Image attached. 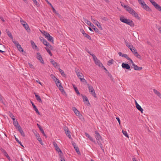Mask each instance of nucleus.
<instances>
[{"instance_id": "17", "label": "nucleus", "mask_w": 161, "mask_h": 161, "mask_svg": "<svg viewBox=\"0 0 161 161\" xmlns=\"http://www.w3.org/2000/svg\"><path fill=\"white\" fill-rule=\"evenodd\" d=\"M53 48V47L52 46V47H48L47 46V47L45 48V49H46V50H47V52L51 56H52V53L51 52L50 50V49H52Z\"/></svg>"}, {"instance_id": "64", "label": "nucleus", "mask_w": 161, "mask_h": 161, "mask_svg": "<svg viewBox=\"0 0 161 161\" xmlns=\"http://www.w3.org/2000/svg\"><path fill=\"white\" fill-rule=\"evenodd\" d=\"M28 64H29V66L31 68H32V69H34V66H33V65L31 64H30V63H29Z\"/></svg>"}, {"instance_id": "22", "label": "nucleus", "mask_w": 161, "mask_h": 161, "mask_svg": "<svg viewBox=\"0 0 161 161\" xmlns=\"http://www.w3.org/2000/svg\"><path fill=\"white\" fill-rule=\"evenodd\" d=\"M95 63L99 67H103V66L102 63L98 59L95 62Z\"/></svg>"}, {"instance_id": "35", "label": "nucleus", "mask_w": 161, "mask_h": 161, "mask_svg": "<svg viewBox=\"0 0 161 161\" xmlns=\"http://www.w3.org/2000/svg\"><path fill=\"white\" fill-rule=\"evenodd\" d=\"M17 48L18 49V50L20 52H23L24 51V50L23 49L22 47H21L20 45H18V46H17Z\"/></svg>"}, {"instance_id": "57", "label": "nucleus", "mask_w": 161, "mask_h": 161, "mask_svg": "<svg viewBox=\"0 0 161 161\" xmlns=\"http://www.w3.org/2000/svg\"><path fill=\"white\" fill-rule=\"evenodd\" d=\"M92 56L93 57V59L94 62H95L96 60H98L97 58L96 57V56L94 54H92Z\"/></svg>"}, {"instance_id": "38", "label": "nucleus", "mask_w": 161, "mask_h": 161, "mask_svg": "<svg viewBox=\"0 0 161 161\" xmlns=\"http://www.w3.org/2000/svg\"><path fill=\"white\" fill-rule=\"evenodd\" d=\"M106 73L108 75V76L110 78V79L112 80H113V78L112 75L108 71H107V72H106Z\"/></svg>"}, {"instance_id": "14", "label": "nucleus", "mask_w": 161, "mask_h": 161, "mask_svg": "<svg viewBox=\"0 0 161 161\" xmlns=\"http://www.w3.org/2000/svg\"><path fill=\"white\" fill-rule=\"evenodd\" d=\"M118 54L119 56H121L122 57H124L127 59L129 58V57L128 56V55L126 54L123 53L121 52H119Z\"/></svg>"}, {"instance_id": "41", "label": "nucleus", "mask_w": 161, "mask_h": 161, "mask_svg": "<svg viewBox=\"0 0 161 161\" xmlns=\"http://www.w3.org/2000/svg\"><path fill=\"white\" fill-rule=\"evenodd\" d=\"M59 70L60 72L61 73V75L62 76H65V75L64 73L63 70H62L60 68L59 69Z\"/></svg>"}, {"instance_id": "23", "label": "nucleus", "mask_w": 161, "mask_h": 161, "mask_svg": "<svg viewBox=\"0 0 161 161\" xmlns=\"http://www.w3.org/2000/svg\"><path fill=\"white\" fill-rule=\"evenodd\" d=\"M153 91L154 93L161 98V94L158 91L155 89H154Z\"/></svg>"}, {"instance_id": "15", "label": "nucleus", "mask_w": 161, "mask_h": 161, "mask_svg": "<svg viewBox=\"0 0 161 161\" xmlns=\"http://www.w3.org/2000/svg\"><path fill=\"white\" fill-rule=\"evenodd\" d=\"M31 103H32V106L34 109V110H35V111L36 112L37 114H38L40 115V113L38 111V110L37 109V108H36V106L34 105V104L32 102H31Z\"/></svg>"}, {"instance_id": "1", "label": "nucleus", "mask_w": 161, "mask_h": 161, "mask_svg": "<svg viewBox=\"0 0 161 161\" xmlns=\"http://www.w3.org/2000/svg\"><path fill=\"white\" fill-rule=\"evenodd\" d=\"M95 137L96 139L97 142L98 144L99 145L103 151L104 152V150L103 148V141L102 138L101 136L97 131H95Z\"/></svg>"}, {"instance_id": "7", "label": "nucleus", "mask_w": 161, "mask_h": 161, "mask_svg": "<svg viewBox=\"0 0 161 161\" xmlns=\"http://www.w3.org/2000/svg\"><path fill=\"white\" fill-rule=\"evenodd\" d=\"M53 145L55 147L56 150L58 152H60L61 153H62V152L61 150L58 147L57 143L56 142H53Z\"/></svg>"}, {"instance_id": "19", "label": "nucleus", "mask_w": 161, "mask_h": 161, "mask_svg": "<svg viewBox=\"0 0 161 161\" xmlns=\"http://www.w3.org/2000/svg\"><path fill=\"white\" fill-rule=\"evenodd\" d=\"M23 25L28 32H29L30 31V29L28 25L27 24V23H26L25 25Z\"/></svg>"}, {"instance_id": "49", "label": "nucleus", "mask_w": 161, "mask_h": 161, "mask_svg": "<svg viewBox=\"0 0 161 161\" xmlns=\"http://www.w3.org/2000/svg\"><path fill=\"white\" fill-rule=\"evenodd\" d=\"M75 149L78 154H80V153L79 150V148L78 147H75Z\"/></svg>"}, {"instance_id": "2", "label": "nucleus", "mask_w": 161, "mask_h": 161, "mask_svg": "<svg viewBox=\"0 0 161 161\" xmlns=\"http://www.w3.org/2000/svg\"><path fill=\"white\" fill-rule=\"evenodd\" d=\"M119 20L122 22L126 23L131 27H133L135 25L134 22L132 20L125 19L123 16H121L120 17Z\"/></svg>"}, {"instance_id": "63", "label": "nucleus", "mask_w": 161, "mask_h": 161, "mask_svg": "<svg viewBox=\"0 0 161 161\" xmlns=\"http://www.w3.org/2000/svg\"><path fill=\"white\" fill-rule=\"evenodd\" d=\"M3 153L6 157H8V158H9V157L6 151H3Z\"/></svg>"}, {"instance_id": "40", "label": "nucleus", "mask_w": 161, "mask_h": 161, "mask_svg": "<svg viewBox=\"0 0 161 161\" xmlns=\"http://www.w3.org/2000/svg\"><path fill=\"white\" fill-rule=\"evenodd\" d=\"M50 76L55 81V82H56L57 80H58V79L53 74L51 75Z\"/></svg>"}, {"instance_id": "27", "label": "nucleus", "mask_w": 161, "mask_h": 161, "mask_svg": "<svg viewBox=\"0 0 161 161\" xmlns=\"http://www.w3.org/2000/svg\"><path fill=\"white\" fill-rule=\"evenodd\" d=\"M35 96L36 97V99L40 103H42V101L41 99V97L40 96L37 95L36 93H35Z\"/></svg>"}, {"instance_id": "42", "label": "nucleus", "mask_w": 161, "mask_h": 161, "mask_svg": "<svg viewBox=\"0 0 161 161\" xmlns=\"http://www.w3.org/2000/svg\"><path fill=\"white\" fill-rule=\"evenodd\" d=\"M67 136L69 138L71 139V136L70 134V131H67V132H65Z\"/></svg>"}, {"instance_id": "8", "label": "nucleus", "mask_w": 161, "mask_h": 161, "mask_svg": "<svg viewBox=\"0 0 161 161\" xmlns=\"http://www.w3.org/2000/svg\"><path fill=\"white\" fill-rule=\"evenodd\" d=\"M124 8L128 12L131 14L134 10L131 7L128 6L124 5Z\"/></svg>"}, {"instance_id": "59", "label": "nucleus", "mask_w": 161, "mask_h": 161, "mask_svg": "<svg viewBox=\"0 0 161 161\" xmlns=\"http://www.w3.org/2000/svg\"><path fill=\"white\" fill-rule=\"evenodd\" d=\"M5 49V47L2 44H0V49L2 50H4Z\"/></svg>"}, {"instance_id": "61", "label": "nucleus", "mask_w": 161, "mask_h": 161, "mask_svg": "<svg viewBox=\"0 0 161 161\" xmlns=\"http://www.w3.org/2000/svg\"><path fill=\"white\" fill-rule=\"evenodd\" d=\"M93 30H94V31L97 33H98L99 32V30L96 27H94V28H93Z\"/></svg>"}, {"instance_id": "29", "label": "nucleus", "mask_w": 161, "mask_h": 161, "mask_svg": "<svg viewBox=\"0 0 161 161\" xmlns=\"http://www.w3.org/2000/svg\"><path fill=\"white\" fill-rule=\"evenodd\" d=\"M87 86L88 88L89 92H90L94 90L93 87L92 86H90L89 84H87Z\"/></svg>"}, {"instance_id": "33", "label": "nucleus", "mask_w": 161, "mask_h": 161, "mask_svg": "<svg viewBox=\"0 0 161 161\" xmlns=\"http://www.w3.org/2000/svg\"><path fill=\"white\" fill-rule=\"evenodd\" d=\"M114 60L113 59H111L109 60L108 62V66H110L111 65V64H113L114 63Z\"/></svg>"}, {"instance_id": "54", "label": "nucleus", "mask_w": 161, "mask_h": 161, "mask_svg": "<svg viewBox=\"0 0 161 161\" xmlns=\"http://www.w3.org/2000/svg\"><path fill=\"white\" fill-rule=\"evenodd\" d=\"M15 140H16V141L18 143H19L21 146L24 147L23 145H22L21 142L19 141V140L15 136Z\"/></svg>"}, {"instance_id": "5", "label": "nucleus", "mask_w": 161, "mask_h": 161, "mask_svg": "<svg viewBox=\"0 0 161 161\" xmlns=\"http://www.w3.org/2000/svg\"><path fill=\"white\" fill-rule=\"evenodd\" d=\"M141 6L142 7L146 10L149 11L150 10L149 7L144 2H143L141 3Z\"/></svg>"}, {"instance_id": "37", "label": "nucleus", "mask_w": 161, "mask_h": 161, "mask_svg": "<svg viewBox=\"0 0 161 161\" xmlns=\"http://www.w3.org/2000/svg\"><path fill=\"white\" fill-rule=\"evenodd\" d=\"M83 20L85 22V23H86L88 25H90L91 22L89 20H87L86 19L83 18Z\"/></svg>"}, {"instance_id": "58", "label": "nucleus", "mask_w": 161, "mask_h": 161, "mask_svg": "<svg viewBox=\"0 0 161 161\" xmlns=\"http://www.w3.org/2000/svg\"><path fill=\"white\" fill-rule=\"evenodd\" d=\"M13 42L14 43L16 46V47L18 46V45H19V43L17 41H13Z\"/></svg>"}, {"instance_id": "60", "label": "nucleus", "mask_w": 161, "mask_h": 161, "mask_svg": "<svg viewBox=\"0 0 161 161\" xmlns=\"http://www.w3.org/2000/svg\"><path fill=\"white\" fill-rule=\"evenodd\" d=\"M45 32V34H44V35L45 36V38H47L48 36H50V34H49V33H48L47 32Z\"/></svg>"}, {"instance_id": "26", "label": "nucleus", "mask_w": 161, "mask_h": 161, "mask_svg": "<svg viewBox=\"0 0 161 161\" xmlns=\"http://www.w3.org/2000/svg\"><path fill=\"white\" fill-rule=\"evenodd\" d=\"M94 24L96 25L100 30H102L103 28L101 25L100 23L98 21H97Z\"/></svg>"}, {"instance_id": "32", "label": "nucleus", "mask_w": 161, "mask_h": 161, "mask_svg": "<svg viewBox=\"0 0 161 161\" xmlns=\"http://www.w3.org/2000/svg\"><path fill=\"white\" fill-rule=\"evenodd\" d=\"M125 42L127 47L129 49L131 47L133 48V45L130 44H128L125 40Z\"/></svg>"}, {"instance_id": "50", "label": "nucleus", "mask_w": 161, "mask_h": 161, "mask_svg": "<svg viewBox=\"0 0 161 161\" xmlns=\"http://www.w3.org/2000/svg\"><path fill=\"white\" fill-rule=\"evenodd\" d=\"M58 81H56V82H55L56 83V86L58 87H59V85H61L60 82L59 80H57Z\"/></svg>"}, {"instance_id": "11", "label": "nucleus", "mask_w": 161, "mask_h": 161, "mask_svg": "<svg viewBox=\"0 0 161 161\" xmlns=\"http://www.w3.org/2000/svg\"><path fill=\"white\" fill-rule=\"evenodd\" d=\"M132 66L134 68V69L136 70H140L142 69V67H139L137 65H136L135 64H133Z\"/></svg>"}, {"instance_id": "4", "label": "nucleus", "mask_w": 161, "mask_h": 161, "mask_svg": "<svg viewBox=\"0 0 161 161\" xmlns=\"http://www.w3.org/2000/svg\"><path fill=\"white\" fill-rule=\"evenodd\" d=\"M72 109L76 116L80 117L82 116V115L80 114V112L76 109L75 107H73Z\"/></svg>"}, {"instance_id": "25", "label": "nucleus", "mask_w": 161, "mask_h": 161, "mask_svg": "<svg viewBox=\"0 0 161 161\" xmlns=\"http://www.w3.org/2000/svg\"><path fill=\"white\" fill-rule=\"evenodd\" d=\"M58 87L59 88V89L61 91V92H62V93L63 94H65V92L64 91V90L63 87L62 86V85H60Z\"/></svg>"}, {"instance_id": "36", "label": "nucleus", "mask_w": 161, "mask_h": 161, "mask_svg": "<svg viewBox=\"0 0 161 161\" xmlns=\"http://www.w3.org/2000/svg\"><path fill=\"white\" fill-rule=\"evenodd\" d=\"M33 3L36 5V6L38 7L40 6V4L38 3L36 0H32Z\"/></svg>"}, {"instance_id": "47", "label": "nucleus", "mask_w": 161, "mask_h": 161, "mask_svg": "<svg viewBox=\"0 0 161 161\" xmlns=\"http://www.w3.org/2000/svg\"><path fill=\"white\" fill-rule=\"evenodd\" d=\"M36 138L39 141H41V140L42 139H41L40 136L39 134H36Z\"/></svg>"}, {"instance_id": "62", "label": "nucleus", "mask_w": 161, "mask_h": 161, "mask_svg": "<svg viewBox=\"0 0 161 161\" xmlns=\"http://www.w3.org/2000/svg\"><path fill=\"white\" fill-rule=\"evenodd\" d=\"M132 51H132V52L134 54H135V53H136V52H137V50H136V48L135 47V48H132Z\"/></svg>"}, {"instance_id": "43", "label": "nucleus", "mask_w": 161, "mask_h": 161, "mask_svg": "<svg viewBox=\"0 0 161 161\" xmlns=\"http://www.w3.org/2000/svg\"><path fill=\"white\" fill-rule=\"evenodd\" d=\"M123 134L126 137L129 138V136L126 131L122 130V131Z\"/></svg>"}, {"instance_id": "55", "label": "nucleus", "mask_w": 161, "mask_h": 161, "mask_svg": "<svg viewBox=\"0 0 161 161\" xmlns=\"http://www.w3.org/2000/svg\"><path fill=\"white\" fill-rule=\"evenodd\" d=\"M91 93V94L95 97H96V94L95 92L94 91H93L91 92H90Z\"/></svg>"}, {"instance_id": "21", "label": "nucleus", "mask_w": 161, "mask_h": 161, "mask_svg": "<svg viewBox=\"0 0 161 161\" xmlns=\"http://www.w3.org/2000/svg\"><path fill=\"white\" fill-rule=\"evenodd\" d=\"M51 62L52 63V64L54 66V67L56 68L58 67V64L55 62L54 60H52L51 61Z\"/></svg>"}, {"instance_id": "31", "label": "nucleus", "mask_w": 161, "mask_h": 161, "mask_svg": "<svg viewBox=\"0 0 161 161\" xmlns=\"http://www.w3.org/2000/svg\"><path fill=\"white\" fill-rule=\"evenodd\" d=\"M73 87L74 88V89L75 91V92H76V93L78 95H80V93L79 92L77 88V87H76V86H75V85H73Z\"/></svg>"}, {"instance_id": "16", "label": "nucleus", "mask_w": 161, "mask_h": 161, "mask_svg": "<svg viewBox=\"0 0 161 161\" xmlns=\"http://www.w3.org/2000/svg\"><path fill=\"white\" fill-rule=\"evenodd\" d=\"M43 44L47 47H52V46L47 42V41L45 39L42 42Z\"/></svg>"}, {"instance_id": "39", "label": "nucleus", "mask_w": 161, "mask_h": 161, "mask_svg": "<svg viewBox=\"0 0 161 161\" xmlns=\"http://www.w3.org/2000/svg\"><path fill=\"white\" fill-rule=\"evenodd\" d=\"M134 54L135 56H136L138 58H139V59L141 58V56L140 55H139L138 54L137 52L135 53Z\"/></svg>"}, {"instance_id": "28", "label": "nucleus", "mask_w": 161, "mask_h": 161, "mask_svg": "<svg viewBox=\"0 0 161 161\" xmlns=\"http://www.w3.org/2000/svg\"><path fill=\"white\" fill-rule=\"evenodd\" d=\"M31 46L33 49H36L37 48V47L35 43L32 40L31 41Z\"/></svg>"}, {"instance_id": "51", "label": "nucleus", "mask_w": 161, "mask_h": 161, "mask_svg": "<svg viewBox=\"0 0 161 161\" xmlns=\"http://www.w3.org/2000/svg\"><path fill=\"white\" fill-rule=\"evenodd\" d=\"M77 75L78 77V78L80 79V78H81L82 76H83V75L81 73H79V74H77Z\"/></svg>"}, {"instance_id": "45", "label": "nucleus", "mask_w": 161, "mask_h": 161, "mask_svg": "<svg viewBox=\"0 0 161 161\" xmlns=\"http://www.w3.org/2000/svg\"><path fill=\"white\" fill-rule=\"evenodd\" d=\"M85 37L87 38L88 39L91 40V37L87 34L85 33L83 35Z\"/></svg>"}, {"instance_id": "6", "label": "nucleus", "mask_w": 161, "mask_h": 161, "mask_svg": "<svg viewBox=\"0 0 161 161\" xmlns=\"http://www.w3.org/2000/svg\"><path fill=\"white\" fill-rule=\"evenodd\" d=\"M37 59L40 61V62L42 63V64H44V61L43 60V59L42 57L41 54L39 53H37Z\"/></svg>"}, {"instance_id": "24", "label": "nucleus", "mask_w": 161, "mask_h": 161, "mask_svg": "<svg viewBox=\"0 0 161 161\" xmlns=\"http://www.w3.org/2000/svg\"><path fill=\"white\" fill-rule=\"evenodd\" d=\"M45 1L47 2V3L52 8L53 12H56V10L54 9L52 4L48 1V0H45Z\"/></svg>"}, {"instance_id": "44", "label": "nucleus", "mask_w": 161, "mask_h": 161, "mask_svg": "<svg viewBox=\"0 0 161 161\" xmlns=\"http://www.w3.org/2000/svg\"><path fill=\"white\" fill-rule=\"evenodd\" d=\"M9 115L10 117H11V118L13 119H13H15L14 116L13 115V114H12V113L9 112Z\"/></svg>"}, {"instance_id": "3", "label": "nucleus", "mask_w": 161, "mask_h": 161, "mask_svg": "<svg viewBox=\"0 0 161 161\" xmlns=\"http://www.w3.org/2000/svg\"><path fill=\"white\" fill-rule=\"evenodd\" d=\"M155 8L159 11L161 12V7L153 0H149Z\"/></svg>"}, {"instance_id": "12", "label": "nucleus", "mask_w": 161, "mask_h": 161, "mask_svg": "<svg viewBox=\"0 0 161 161\" xmlns=\"http://www.w3.org/2000/svg\"><path fill=\"white\" fill-rule=\"evenodd\" d=\"M18 130L21 134V136L23 137L25 136V133L23 131L21 127L20 126H19L18 127V128H17Z\"/></svg>"}, {"instance_id": "52", "label": "nucleus", "mask_w": 161, "mask_h": 161, "mask_svg": "<svg viewBox=\"0 0 161 161\" xmlns=\"http://www.w3.org/2000/svg\"><path fill=\"white\" fill-rule=\"evenodd\" d=\"M80 81L81 82H84V83L85 82L86 83V84H87V82L86 81L84 78H82V77H81V78H80Z\"/></svg>"}, {"instance_id": "9", "label": "nucleus", "mask_w": 161, "mask_h": 161, "mask_svg": "<svg viewBox=\"0 0 161 161\" xmlns=\"http://www.w3.org/2000/svg\"><path fill=\"white\" fill-rule=\"evenodd\" d=\"M122 66L123 68L127 69H131L130 66L127 64L123 63L122 64Z\"/></svg>"}, {"instance_id": "10", "label": "nucleus", "mask_w": 161, "mask_h": 161, "mask_svg": "<svg viewBox=\"0 0 161 161\" xmlns=\"http://www.w3.org/2000/svg\"><path fill=\"white\" fill-rule=\"evenodd\" d=\"M136 108L139 111H140L142 113L143 109L142 108L141 106L137 103L136 100H135Z\"/></svg>"}, {"instance_id": "34", "label": "nucleus", "mask_w": 161, "mask_h": 161, "mask_svg": "<svg viewBox=\"0 0 161 161\" xmlns=\"http://www.w3.org/2000/svg\"><path fill=\"white\" fill-rule=\"evenodd\" d=\"M47 40L50 42H53V37L50 36H50H48L47 38Z\"/></svg>"}, {"instance_id": "18", "label": "nucleus", "mask_w": 161, "mask_h": 161, "mask_svg": "<svg viewBox=\"0 0 161 161\" xmlns=\"http://www.w3.org/2000/svg\"><path fill=\"white\" fill-rule=\"evenodd\" d=\"M13 123L14 126L16 127V128H18V127L20 126L19 125V123L17 120H15V119H13Z\"/></svg>"}, {"instance_id": "46", "label": "nucleus", "mask_w": 161, "mask_h": 161, "mask_svg": "<svg viewBox=\"0 0 161 161\" xmlns=\"http://www.w3.org/2000/svg\"><path fill=\"white\" fill-rule=\"evenodd\" d=\"M39 130L41 131V132L42 133L43 136H45L46 137V138L47 137V136L46 135V134H45V133H44V132L43 129H42V128Z\"/></svg>"}, {"instance_id": "53", "label": "nucleus", "mask_w": 161, "mask_h": 161, "mask_svg": "<svg viewBox=\"0 0 161 161\" xmlns=\"http://www.w3.org/2000/svg\"><path fill=\"white\" fill-rule=\"evenodd\" d=\"M7 34L8 35V36L11 38L13 39V36L12 35V34L9 31H8L7 32Z\"/></svg>"}, {"instance_id": "13", "label": "nucleus", "mask_w": 161, "mask_h": 161, "mask_svg": "<svg viewBox=\"0 0 161 161\" xmlns=\"http://www.w3.org/2000/svg\"><path fill=\"white\" fill-rule=\"evenodd\" d=\"M131 14L137 19L139 20L140 19V18L138 15V14L134 10L133 11Z\"/></svg>"}, {"instance_id": "56", "label": "nucleus", "mask_w": 161, "mask_h": 161, "mask_svg": "<svg viewBox=\"0 0 161 161\" xmlns=\"http://www.w3.org/2000/svg\"><path fill=\"white\" fill-rule=\"evenodd\" d=\"M59 158L60 159L61 161H66L64 158L63 157V155L60 154Z\"/></svg>"}, {"instance_id": "48", "label": "nucleus", "mask_w": 161, "mask_h": 161, "mask_svg": "<svg viewBox=\"0 0 161 161\" xmlns=\"http://www.w3.org/2000/svg\"><path fill=\"white\" fill-rule=\"evenodd\" d=\"M20 22L21 24L22 25H25V24H26V22L25 21L23 20L21 18H20Z\"/></svg>"}, {"instance_id": "20", "label": "nucleus", "mask_w": 161, "mask_h": 161, "mask_svg": "<svg viewBox=\"0 0 161 161\" xmlns=\"http://www.w3.org/2000/svg\"><path fill=\"white\" fill-rule=\"evenodd\" d=\"M85 136L87 137L89 139L91 140V141L94 142V143L96 142L95 141H94L93 140V139L86 132L85 133Z\"/></svg>"}, {"instance_id": "30", "label": "nucleus", "mask_w": 161, "mask_h": 161, "mask_svg": "<svg viewBox=\"0 0 161 161\" xmlns=\"http://www.w3.org/2000/svg\"><path fill=\"white\" fill-rule=\"evenodd\" d=\"M81 96H82V97L83 100V101L84 102L85 101H86L88 102V104H90V103L89 101H88V99L86 97V96H83L82 95V94L81 95Z\"/></svg>"}]
</instances>
